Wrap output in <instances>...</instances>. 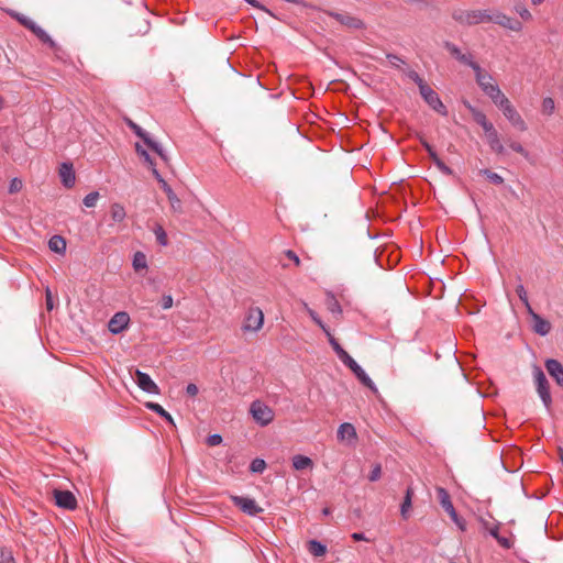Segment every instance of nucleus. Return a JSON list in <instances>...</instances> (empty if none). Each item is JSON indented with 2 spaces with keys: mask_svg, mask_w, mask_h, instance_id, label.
<instances>
[{
  "mask_svg": "<svg viewBox=\"0 0 563 563\" xmlns=\"http://www.w3.org/2000/svg\"><path fill=\"white\" fill-rule=\"evenodd\" d=\"M130 324V316L125 311L115 312L108 322V330L112 334H120L128 329Z\"/></svg>",
  "mask_w": 563,
  "mask_h": 563,
  "instance_id": "10",
  "label": "nucleus"
},
{
  "mask_svg": "<svg viewBox=\"0 0 563 563\" xmlns=\"http://www.w3.org/2000/svg\"><path fill=\"white\" fill-rule=\"evenodd\" d=\"M145 407L164 418L168 423L175 424L173 417L159 404L148 401Z\"/></svg>",
  "mask_w": 563,
  "mask_h": 563,
  "instance_id": "22",
  "label": "nucleus"
},
{
  "mask_svg": "<svg viewBox=\"0 0 563 563\" xmlns=\"http://www.w3.org/2000/svg\"><path fill=\"white\" fill-rule=\"evenodd\" d=\"M422 99L426 103L439 114L446 117L448 109L441 101L439 95L427 84L426 86H421L419 90Z\"/></svg>",
  "mask_w": 563,
  "mask_h": 563,
  "instance_id": "7",
  "label": "nucleus"
},
{
  "mask_svg": "<svg viewBox=\"0 0 563 563\" xmlns=\"http://www.w3.org/2000/svg\"><path fill=\"white\" fill-rule=\"evenodd\" d=\"M222 442V437L220 434H211L207 439V443L210 446L219 445Z\"/></svg>",
  "mask_w": 563,
  "mask_h": 563,
  "instance_id": "53",
  "label": "nucleus"
},
{
  "mask_svg": "<svg viewBox=\"0 0 563 563\" xmlns=\"http://www.w3.org/2000/svg\"><path fill=\"white\" fill-rule=\"evenodd\" d=\"M0 563H16L10 550L2 549L0 552Z\"/></svg>",
  "mask_w": 563,
  "mask_h": 563,
  "instance_id": "41",
  "label": "nucleus"
},
{
  "mask_svg": "<svg viewBox=\"0 0 563 563\" xmlns=\"http://www.w3.org/2000/svg\"><path fill=\"white\" fill-rule=\"evenodd\" d=\"M459 62L470 66L475 71V66H479L476 62L473 60V56L471 54H462L459 58Z\"/></svg>",
  "mask_w": 563,
  "mask_h": 563,
  "instance_id": "44",
  "label": "nucleus"
},
{
  "mask_svg": "<svg viewBox=\"0 0 563 563\" xmlns=\"http://www.w3.org/2000/svg\"><path fill=\"white\" fill-rule=\"evenodd\" d=\"M291 464L296 471L311 470L313 467L312 460L301 454L294 455L291 459Z\"/></svg>",
  "mask_w": 563,
  "mask_h": 563,
  "instance_id": "20",
  "label": "nucleus"
},
{
  "mask_svg": "<svg viewBox=\"0 0 563 563\" xmlns=\"http://www.w3.org/2000/svg\"><path fill=\"white\" fill-rule=\"evenodd\" d=\"M479 522L482 523L483 528L494 538H497V533L499 530V523L495 521L487 520L483 517L479 518Z\"/></svg>",
  "mask_w": 563,
  "mask_h": 563,
  "instance_id": "29",
  "label": "nucleus"
},
{
  "mask_svg": "<svg viewBox=\"0 0 563 563\" xmlns=\"http://www.w3.org/2000/svg\"><path fill=\"white\" fill-rule=\"evenodd\" d=\"M55 503L58 507L74 510L77 507V500L73 493L69 490H54Z\"/></svg>",
  "mask_w": 563,
  "mask_h": 563,
  "instance_id": "14",
  "label": "nucleus"
},
{
  "mask_svg": "<svg viewBox=\"0 0 563 563\" xmlns=\"http://www.w3.org/2000/svg\"><path fill=\"white\" fill-rule=\"evenodd\" d=\"M146 145L154 151L163 161H167V156L159 143L152 139H146Z\"/></svg>",
  "mask_w": 563,
  "mask_h": 563,
  "instance_id": "34",
  "label": "nucleus"
},
{
  "mask_svg": "<svg viewBox=\"0 0 563 563\" xmlns=\"http://www.w3.org/2000/svg\"><path fill=\"white\" fill-rule=\"evenodd\" d=\"M174 300L172 295H164L161 300V306L164 310H167L173 307Z\"/></svg>",
  "mask_w": 563,
  "mask_h": 563,
  "instance_id": "50",
  "label": "nucleus"
},
{
  "mask_svg": "<svg viewBox=\"0 0 563 563\" xmlns=\"http://www.w3.org/2000/svg\"><path fill=\"white\" fill-rule=\"evenodd\" d=\"M453 18L461 24L474 25L489 22L493 16L486 10H461L453 13Z\"/></svg>",
  "mask_w": 563,
  "mask_h": 563,
  "instance_id": "3",
  "label": "nucleus"
},
{
  "mask_svg": "<svg viewBox=\"0 0 563 563\" xmlns=\"http://www.w3.org/2000/svg\"><path fill=\"white\" fill-rule=\"evenodd\" d=\"M152 170V174L153 176L155 177V179L158 181V184L161 186L164 185V183H166V180L162 177V175L159 174V172L157 170L156 166H148Z\"/></svg>",
  "mask_w": 563,
  "mask_h": 563,
  "instance_id": "57",
  "label": "nucleus"
},
{
  "mask_svg": "<svg viewBox=\"0 0 563 563\" xmlns=\"http://www.w3.org/2000/svg\"><path fill=\"white\" fill-rule=\"evenodd\" d=\"M545 368L556 384L563 387V365L559 361L550 358L545 362Z\"/></svg>",
  "mask_w": 563,
  "mask_h": 563,
  "instance_id": "16",
  "label": "nucleus"
},
{
  "mask_svg": "<svg viewBox=\"0 0 563 563\" xmlns=\"http://www.w3.org/2000/svg\"><path fill=\"white\" fill-rule=\"evenodd\" d=\"M198 391L199 389L195 384H188L186 387V393L191 397H195L198 394Z\"/></svg>",
  "mask_w": 563,
  "mask_h": 563,
  "instance_id": "59",
  "label": "nucleus"
},
{
  "mask_svg": "<svg viewBox=\"0 0 563 563\" xmlns=\"http://www.w3.org/2000/svg\"><path fill=\"white\" fill-rule=\"evenodd\" d=\"M510 148L519 154H521L525 157H528V152L525 150V147L518 143V142H511L509 144Z\"/></svg>",
  "mask_w": 563,
  "mask_h": 563,
  "instance_id": "52",
  "label": "nucleus"
},
{
  "mask_svg": "<svg viewBox=\"0 0 563 563\" xmlns=\"http://www.w3.org/2000/svg\"><path fill=\"white\" fill-rule=\"evenodd\" d=\"M308 549L311 554L314 556H322L327 552L325 545L317 540H310L308 543Z\"/></svg>",
  "mask_w": 563,
  "mask_h": 563,
  "instance_id": "28",
  "label": "nucleus"
},
{
  "mask_svg": "<svg viewBox=\"0 0 563 563\" xmlns=\"http://www.w3.org/2000/svg\"><path fill=\"white\" fill-rule=\"evenodd\" d=\"M555 110V102L551 97H547L542 101V113L547 115L553 114Z\"/></svg>",
  "mask_w": 563,
  "mask_h": 563,
  "instance_id": "36",
  "label": "nucleus"
},
{
  "mask_svg": "<svg viewBox=\"0 0 563 563\" xmlns=\"http://www.w3.org/2000/svg\"><path fill=\"white\" fill-rule=\"evenodd\" d=\"M486 140H487V143L489 145V147L492 148L493 152L497 153V154H504L505 152V147L504 145L501 144L500 140H499V135H498V132L497 130L490 132L489 134L486 135Z\"/></svg>",
  "mask_w": 563,
  "mask_h": 563,
  "instance_id": "21",
  "label": "nucleus"
},
{
  "mask_svg": "<svg viewBox=\"0 0 563 563\" xmlns=\"http://www.w3.org/2000/svg\"><path fill=\"white\" fill-rule=\"evenodd\" d=\"M482 173H483V174H484V175H485V176H486V177H487V178H488L493 184L500 185V184H503V183H504V178H503L499 174H497V173H495V172H490V170H488V169H484Z\"/></svg>",
  "mask_w": 563,
  "mask_h": 563,
  "instance_id": "39",
  "label": "nucleus"
},
{
  "mask_svg": "<svg viewBox=\"0 0 563 563\" xmlns=\"http://www.w3.org/2000/svg\"><path fill=\"white\" fill-rule=\"evenodd\" d=\"M380 476H382V466H380V464H376L373 466V468L368 475V479L371 482H376L380 478Z\"/></svg>",
  "mask_w": 563,
  "mask_h": 563,
  "instance_id": "45",
  "label": "nucleus"
},
{
  "mask_svg": "<svg viewBox=\"0 0 563 563\" xmlns=\"http://www.w3.org/2000/svg\"><path fill=\"white\" fill-rule=\"evenodd\" d=\"M266 468V462L263 459H254L251 462L250 471L253 473H263Z\"/></svg>",
  "mask_w": 563,
  "mask_h": 563,
  "instance_id": "38",
  "label": "nucleus"
},
{
  "mask_svg": "<svg viewBox=\"0 0 563 563\" xmlns=\"http://www.w3.org/2000/svg\"><path fill=\"white\" fill-rule=\"evenodd\" d=\"M303 307H305V309L307 310V312H308V314L310 316V318H311L314 322H317V320H318V319H320V318H319V316L317 314V312H316L314 310L310 309L306 302H303Z\"/></svg>",
  "mask_w": 563,
  "mask_h": 563,
  "instance_id": "64",
  "label": "nucleus"
},
{
  "mask_svg": "<svg viewBox=\"0 0 563 563\" xmlns=\"http://www.w3.org/2000/svg\"><path fill=\"white\" fill-rule=\"evenodd\" d=\"M264 324V313L258 307H250L244 316L242 323V331L247 332H258Z\"/></svg>",
  "mask_w": 563,
  "mask_h": 563,
  "instance_id": "5",
  "label": "nucleus"
},
{
  "mask_svg": "<svg viewBox=\"0 0 563 563\" xmlns=\"http://www.w3.org/2000/svg\"><path fill=\"white\" fill-rule=\"evenodd\" d=\"M437 494H438V498L440 500V504L442 506V508L445 510V511H449L451 510L452 508H454L452 501H451V498H450V495L449 493L446 492V489L442 488V487H438L437 488Z\"/></svg>",
  "mask_w": 563,
  "mask_h": 563,
  "instance_id": "24",
  "label": "nucleus"
},
{
  "mask_svg": "<svg viewBox=\"0 0 563 563\" xmlns=\"http://www.w3.org/2000/svg\"><path fill=\"white\" fill-rule=\"evenodd\" d=\"M48 246L56 253H64L66 250V241L62 236L55 235L51 238Z\"/></svg>",
  "mask_w": 563,
  "mask_h": 563,
  "instance_id": "26",
  "label": "nucleus"
},
{
  "mask_svg": "<svg viewBox=\"0 0 563 563\" xmlns=\"http://www.w3.org/2000/svg\"><path fill=\"white\" fill-rule=\"evenodd\" d=\"M141 158H143V161L148 165V166H154V161L152 159V157L150 156V154L146 152L144 153H141L139 155Z\"/></svg>",
  "mask_w": 563,
  "mask_h": 563,
  "instance_id": "63",
  "label": "nucleus"
},
{
  "mask_svg": "<svg viewBox=\"0 0 563 563\" xmlns=\"http://www.w3.org/2000/svg\"><path fill=\"white\" fill-rule=\"evenodd\" d=\"M492 21L515 32H520L522 30V23L520 21L512 19L504 13L495 14Z\"/></svg>",
  "mask_w": 563,
  "mask_h": 563,
  "instance_id": "15",
  "label": "nucleus"
},
{
  "mask_svg": "<svg viewBox=\"0 0 563 563\" xmlns=\"http://www.w3.org/2000/svg\"><path fill=\"white\" fill-rule=\"evenodd\" d=\"M59 177L66 188H71L76 181L73 164L63 163L59 167Z\"/></svg>",
  "mask_w": 563,
  "mask_h": 563,
  "instance_id": "17",
  "label": "nucleus"
},
{
  "mask_svg": "<svg viewBox=\"0 0 563 563\" xmlns=\"http://www.w3.org/2000/svg\"><path fill=\"white\" fill-rule=\"evenodd\" d=\"M327 336L329 339L331 346L333 347V350L335 351L336 355L341 361L349 355V353L339 344V342L333 338L331 333H329Z\"/></svg>",
  "mask_w": 563,
  "mask_h": 563,
  "instance_id": "33",
  "label": "nucleus"
},
{
  "mask_svg": "<svg viewBox=\"0 0 563 563\" xmlns=\"http://www.w3.org/2000/svg\"><path fill=\"white\" fill-rule=\"evenodd\" d=\"M495 539L505 549H510L512 547V542L508 538L500 537L498 533H497V538H495Z\"/></svg>",
  "mask_w": 563,
  "mask_h": 563,
  "instance_id": "56",
  "label": "nucleus"
},
{
  "mask_svg": "<svg viewBox=\"0 0 563 563\" xmlns=\"http://www.w3.org/2000/svg\"><path fill=\"white\" fill-rule=\"evenodd\" d=\"M285 256L287 258H289L291 262H294V264L296 266L300 265V258L298 257V255L294 251H291V250L286 251L285 252Z\"/></svg>",
  "mask_w": 563,
  "mask_h": 563,
  "instance_id": "55",
  "label": "nucleus"
},
{
  "mask_svg": "<svg viewBox=\"0 0 563 563\" xmlns=\"http://www.w3.org/2000/svg\"><path fill=\"white\" fill-rule=\"evenodd\" d=\"M497 106L505 118L519 131H526L528 129L525 120L520 115V113L516 110V108L511 104L509 99L504 95L497 102H494Z\"/></svg>",
  "mask_w": 563,
  "mask_h": 563,
  "instance_id": "2",
  "label": "nucleus"
},
{
  "mask_svg": "<svg viewBox=\"0 0 563 563\" xmlns=\"http://www.w3.org/2000/svg\"><path fill=\"white\" fill-rule=\"evenodd\" d=\"M387 59L389 64L396 68H400V66L405 64V60L401 57L394 54H388Z\"/></svg>",
  "mask_w": 563,
  "mask_h": 563,
  "instance_id": "46",
  "label": "nucleus"
},
{
  "mask_svg": "<svg viewBox=\"0 0 563 563\" xmlns=\"http://www.w3.org/2000/svg\"><path fill=\"white\" fill-rule=\"evenodd\" d=\"M124 122L126 125L139 136L143 140V142L146 144V139H151L148 133L145 132L139 124H136L134 121H132L130 118H125Z\"/></svg>",
  "mask_w": 563,
  "mask_h": 563,
  "instance_id": "27",
  "label": "nucleus"
},
{
  "mask_svg": "<svg viewBox=\"0 0 563 563\" xmlns=\"http://www.w3.org/2000/svg\"><path fill=\"white\" fill-rule=\"evenodd\" d=\"M433 164L437 166V168L444 175L451 176L453 174V170L439 157L437 158Z\"/></svg>",
  "mask_w": 563,
  "mask_h": 563,
  "instance_id": "40",
  "label": "nucleus"
},
{
  "mask_svg": "<svg viewBox=\"0 0 563 563\" xmlns=\"http://www.w3.org/2000/svg\"><path fill=\"white\" fill-rule=\"evenodd\" d=\"M515 11L520 15L521 19L529 21L532 19L530 11L522 4H517Z\"/></svg>",
  "mask_w": 563,
  "mask_h": 563,
  "instance_id": "42",
  "label": "nucleus"
},
{
  "mask_svg": "<svg viewBox=\"0 0 563 563\" xmlns=\"http://www.w3.org/2000/svg\"><path fill=\"white\" fill-rule=\"evenodd\" d=\"M533 378L536 382L537 393H538L539 397L541 398L544 407L547 409H550L551 404H552V397L550 394V387H549L548 379L541 368L534 367Z\"/></svg>",
  "mask_w": 563,
  "mask_h": 563,
  "instance_id": "6",
  "label": "nucleus"
},
{
  "mask_svg": "<svg viewBox=\"0 0 563 563\" xmlns=\"http://www.w3.org/2000/svg\"><path fill=\"white\" fill-rule=\"evenodd\" d=\"M327 14L333 19H335L340 24L344 25L347 29L360 30L363 29L364 24L362 20L356 16H352L346 13H338L333 11H328Z\"/></svg>",
  "mask_w": 563,
  "mask_h": 563,
  "instance_id": "13",
  "label": "nucleus"
},
{
  "mask_svg": "<svg viewBox=\"0 0 563 563\" xmlns=\"http://www.w3.org/2000/svg\"><path fill=\"white\" fill-rule=\"evenodd\" d=\"M161 187L164 190V192L166 194V196L168 198V201L170 202L172 208L174 210L179 209L180 208V200L178 199V197L176 196V194L174 192L172 187L167 183H164V185L161 186Z\"/></svg>",
  "mask_w": 563,
  "mask_h": 563,
  "instance_id": "25",
  "label": "nucleus"
},
{
  "mask_svg": "<svg viewBox=\"0 0 563 563\" xmlns=\"http://www.w3.org/2000/svg\"><path fill=\"white\" fill-rule=\"evenodd\" d=\"M445 48L449 51V53L455 57L457 60L459 58L461 57V55L463 54L461 52V49L455 45V44H452V43H445Z\"/></svg>",
  "mask_w": 563,
  "mask_h": 563,
  "instance_id": "48",
  "label": "nucleus"
},
{
  "mask_svg": "<svg viewBox=\"0 0 563 563\" xmlns=\"http://www.w3.org/2000/svg\"><path fill=\"white\" fill-rule=\"evenodd\" d=\"M234 506L239 507L244 514L249 516H256L263 512V508L257 505L255 499L244 496H232Z\"/></svg>",
  "mask_w": 563,
  "mask_h": 563,
  "instance_id": "8",
  "label": "nucleus"
},
{
  "mask_svg": "<svg viewBox=\"0 0 563 563\" xmlns=\"http://www.w3.org/2000/svg\"><path fill=\"white\" fill-rule=\"evenodd\" d=\"M31 31L43 42V43H47L49 44L51 46L54 45V42L53 40L51 38V36L42 29L36 23L34 24V27L31 29Z\"/></svg>",
  "mask_w": 563,
  "mask_h": 563,
  "instance_id": "32",
  "label": "nucleus"
},
{
  "mask_svg": "<svg viewBox=\"0 0 563 563\" xmlns=\"http://www.w3.org/2000/svg\"><path fill=\"white\" fill-rule=\"evenodd\" d=\"M475 78L483 92L489 97L493 102H497V100L505 95L495 82L493 76L481 66H475Z\"/></svg>",
  "mask_w": 563,
  "mask_h": 563,
  "instance_id": "1",
  "label": "nucleus"
},
{
  "mask_svg": "<svg viewBox=\"0 0 563 563\" xmlns=\"http://www.w3.org/2000/svg\"><path fill=\"white\" fill-rule=\"evenodd\" d=\"M422 145L426 148V151L428 152L432 162H434L437 158H439V156L435 153V151L433 150V147L427 141H422Z\"/></svg>",
  "mask_w": 563,
  "mask_h": 563,
  "instance_id": "54",
  "label": "nucleus"
},
{
  "mask_svg": "<svg viewBox=\"0 0 563 563\" xmlns=\"http://www.w3.org/2000/svg\"><path fill=\"white\" fill-rule=\"evenodd\" d=\"M110 218L114 223H122L126 218V211L124 206L120 202L111 203Z\"/></svg>",
  "mask_w": 563,
  "mask_h": 563,
  "instance_id": "19",
  "label": "nucleus"
},
{
  "mask_svg": "<svg viewBox=\"0 0 563 563\" xmlns=\"http://www.w3.org/2000/svg\"><path fill=\"white\" fill-rule=\"evenodd\" d=\"M342 363L344 365H346L355 374V376L358 378V380L363 385L369 387L371 389H375V385H374L373 380L371 379V377L355 362V360L352 356H350V354L342 360Z\"/></svg>",
  "mask_w": 563,
  "mask_h": 563,
  "instance_id": "11",
  "label": "nucleus"
},
{
  "mask_svg": "<svg viewBox=\"0 0 563 563\" xmlns=\"http://www.w3.org/2000/svg\"><path fill=\"white\" fill-rule=\"evenodd\" d=\"M336 438L340 442L349 446H355L357 442L356 429L352 423H341L336 431Z\"/></svg>",
  "mask_w": 563,
  "mask_h": 563,
  "instance_id": "9",
  "label": "nucleus"
},
{
  "mask_svg": "<svg viewBox=\"0 0 563 563\" xmlns=\"http://www.w3.org/2000/svg\"><path fill=\"white\" fill-rule=\"evenodd\" d=\"M99 197H100V195L98 191H92V192L88 194L87 196H85L82 203L87 208H93V207H96V205L99 200Z\"/></svg>",
  "mask_w": 563,
  "mask_h": 563,
  "instance_id": "37",
  "label": "nucleus"
},
{
  "mask_svg": "<svg viewBox=\"0 0 563 563\" xmlns=\"http://www.w3.org/2000/svg\"><path fill=\"white\" fill-rule=\"evenodd\" d=\"M15 18L20 21V23L22 25H24L25 27H27L29 30H31L32 27H34V24L35 22L32 21L31 19L24 16V15H20V14H16Z\"/></svg>",
  "mask_w": 563,
  "mask_h": 563,
  "instance_id": "51",
  "label": "nucleus"
},
{
  "mask_svg": "<svg viewBox=\"0 0 563 563\" xmlns=\"http://www.w3.org/2000/svg\"><path fill=\"white\" fill-rule=\"evenodd\" d=\"M531 319H532V328H533V331L536 333H538L539 335H547L550 333L551 331V323L545 320L544 318H542L541 316H539L538 313H536L533 310H532V313H529Z\"/></svg>",
  "mask_w": 563,
  "mask_h": 563,
  "instance_id": "18",
  "label": "nucleus"
},
{
  "mask_svg": "<svg viewBox=\"0 0 563 563\" xmlns=\"http://www.w3.org/2000/svg\"><path fill=\"white\" fill-rule=\"evenodd\" d=\"M516 292H517L519 299L521 300V302L525 305V307L527 309V312L528 313H532V307H531V305L529 302L528 294H527V290H526L525 286L521 285V284L518 285L516 287Z\"/></svg>",
  "mask_w": 563,
  "mask_h": 563,
  "instance_id": "30",
  "label": "nucleus"
},
{
  "mask_svg": "<svg viewBox=\"0 0 563 563\" xmlns=\"http://www.w3.org/2000/svg\"><path fill=\"white\" fill-rule=\"evenodd\" d=\"M407 77L417 84V86L419 87V90L421 89V86L427 85V82L415 70L407 71Z\"/></svg>",
  "mask_w": 563,
  "mask_h": 563,
  "instance_id": "43",
  "label": "nucleus"
},
{
  "mask_svg": "<svg viewBox=\"0 0 563 563\" xmlns=\"http://www.w3.org/2000/svg\"><path fill=\"white\" fill-rule=\"evenodd\" d=\"M22 180L19 179V178H13L11 181H10V185H9V192L10 194H15V192H19L21 189H22Z\"/></svg>",
  "mask_w": 563,
  "mask_h": 563,
  "instance_id": "47",
  "label": "nucleus"
},
{
  "mask_svg": "<svg viewBox=\"0 0 563 563\" xmlns=\"http://www.w3.org/2000/svg\"><path fill=\"white\" fill-rule=\"evenodd\" d=\"M134 380L137 386L145 393L152 395H158L159 388L156 383L151 378V376L144 372L139 369L135 371Z\"/></svg>",
  "mask_w": 563,
  "mask_h": 563,
  "instance_id": "12",
  "label": "nucleus"
},
{
  "mask_svg": "<svg viewBox=\"0 0 563 563\" xmlns=\"http://www.w3.org/2000/svg\"><path fill=\"white\" fill-rule=\"evenodd\" d=\"M351 538L354 540V541H369L368 538H366V536L362 532H354L351 534Z\"/></svg>",
  "mask_w": 563,
  "mask_h": 563,
  "instance_id": "61",
  "label": "nucleus"
},
{
  "mask_svg": "<svg viewBox=\"0 0 563 563\" xmlns=\"http://www.w3.org/2000/svg\"><path fill=\"white\" fill-rule=\"evenodd\" d=\"M329 310L333 313L341 312V307H340L339 302L333 298L331 299V301L329 303Z\"/></svg>",
  "mask_w": 563,
  "mask_h": 563,
  "instance_id": "58",
  "label": "nucleus"
},
{
  "mask_svg": "<svg viewBox=\"0 0 563 563\" xmlns=\"http://www.w3.org/2000/svg\"><path fill=\"white\" fill-rule=\"evenodd\" d=\"M410 508H411V499L409 496H405V499L400 507V512L404 518H407V512L409 511Z\"/></svg>",
  "mask_w": 563,
  "mask_h": 563,
  "instance_id": "49",
  "label": "nucleus"
},
{
  "mask_svg": "<svg viewBox=\"0 0 563 563\" xmlns=\"http://www.w3.org/2000/svg\"><path fill=\"white\" fill-rule=\"evenodd\" d=\"M132 266L135 272L147 269L146 255L141 251L135 252L132 260Z\"/></svg>",
  "mask_w": 563,
  "mask_h": 563,
  "instance_id": "23",
  "label": "nucleus"
},
{
  "mask_svg": "<svg viewBox=\"0 0 563 563\" xmlns=\"http://www.w3.org/2000/svg\"><path fill=\"white\" fill-rule=\"evenodd\" d=\"M249 4L260 10H263L271 14L269 10H267L264 5H262L257 0H245Z\"/></svg>",
  "mask_w": 563,
  "mask_h": 563,
  "instance_id": "60",
  "label": "nucleus"
},
{
  "mask_svg": "<svg viewBox=\"0 0 563 563\" xmlns=\"http://www.w3.org/2000/svg\"><path fill=\"white\" fill-rule=\"evenodd\" d=\"M250 413L254 421L262 427L268 426L275 417L274 410L261 400L251 404Z\"/></svg>",
  "mask_w": 563,
  "mask_h": 563,
  "instance_id": "4",
  "label": "nucleus"
},
{
  "mask_svg": "<svg viewBox=\"0 0 563 563\" xmlns=\"http://www.w3.org/2000/svg\"><path fill=\"white\" fill-rule=\"evenodd\" d=\"M482 129L485 132V135L489 134L490 132L495 131V126L492 122L487 121L482 125Z\"/></svg>",
  "mask_w": 563,
  "mask_h": 563,
  "instance_id": "62",
  "label": "nucleus"
},
{
  "mask_svg": "<svg viewBox=\"0 0 563 563\" xmlns=\"http://www.w3.org/2000/svg\"><path fill=\"white\" fill-rule=\"evenodd\" d=\"M156 241L159 245L166 246L168 244V238L162 225H156L154 229Z\"/></svg>",
  "mask_w": 563,
  "mask_h": 563,
  "instance_id": "35",
  "label": "nucleus"
},
{
  "mask_svg": "<svg viewBox=\"0 0 563 563\" xmlns=\"http://www.w3.org/2000/svg\"><path fill=\"white\" fill-rule=\"evenodd\" d=\"M467 108L470 110V112L472 113V117L474 119V121L478 124V125H483L485 122L488 121L487 117L485 115L484 112H482L481 110L476 109L475 107L471 106V104H467Z\"/></svg>",
  "mask_w": 563,
  "mask_h": 563,
  "instance_id": "31",
  "label": "nucleus"
}]
</instances>
